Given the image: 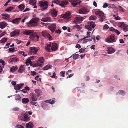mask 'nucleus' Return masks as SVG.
<instances>
[{"instance_id":"nucleus-1","label":"nucleus","mask_w":128,"mask_h":128,"mask_svg":"<svg viewBox=\"0 0 128 128\" xmlns=\"http://www.w3.org/2000/svg\"><path fill=\"white\" fill-rule=\"evenodd\" d=\"M39 4L41 8V10L44 11L48 8V2L45 0L40 1Z\"/></svg>"},{"instance_id":"nucleus-2","label":"nucleus","mask_w":128,"mask_h":128,"mask_svg":"<svg viewBox=\"0 0 128 128\" xmlns=\"http://www.w3.org/2000/svg\"><path fill=\"white\" fill-rule=\"evenodd\" d=\"M95 14L96 15L99 16L100 20L101 22L103 21L105 19L106 16L102 12L98 10L95 12Z\"/></svg>"},{"instance_id":"nucleus-3","label":"nucleus","mask_w":128,"mask_h":128,"mask_svg":"<svg viewBox=\"0 0 128 128\" xmlns=\"http://www.w3.org/2000/svg\"><path fill=\"white\" fill-rule=\"evenodd\" d=\"M39 19L38 18H34L32 19L28 23V26H35L37 25V23L38 22Z\"/></svg>"},{"instance_id":"nucleus-4","label":"nucleus","mask_w":128,"mask_h":128,"mask_svg":"<svg viewBox=\"0 0 128 128\" xmlns=\"http://www.w3.org/2000/svg\"><path fill=\"white\" fill-rule=\"evenodd\" d=\"M96 25L94 22H88V25L85 26V28L88 30L92 31Z\"/></svg>"},{"instance_id":"nucleus-5","label":"nucleus","mask_w":128,"mask_h":128,"mask_svg":"<svg viewBox=\"0 0 128 128\" xmlns=\"http://www.w3.org/2000/svg\"><path fill=\"white\" fill-rule=\"evenodd\" d=\"M116 36L114 34L108 36L106 40V41L109 43L116 42Z\"/></svg>"},{"instance_id":"nucleus-6","label":"nucleus","mask_w":128,"mask_h":128,"mask_svg":"<svg viewBox=\"0 0 128 128\" xmlns=\"http://www.w3.org/2000/svg\"><path fill=\"white\" fill-rule=\"evenodd\" d=\"M20 118L21 120L24 122H28L30 120V117L26 114H22L20 116Z\"/></svg>"},{"instance_id":"nucleus-7","label":"nucleus","mask_w":128,"mask_h":128,"mask_svg":"<svg viewBox=\"0 0 128 128\" xmlns=\"http://www.w3.org/2000/svg\"><path fill=\"white\" fill-rule=\"evenodd\" d=\"M40 49L39 48L36 47H30V53L31 54H36Z\"/></svg>"},{"instance_id":"nucleus-8","label":"nucleus","mask_w":128,"mask_h":128,"mask_svg":"<svg viewBox=\"0 0 128 128\" xmlns=\"http://www.w3.org/2000/svg\"><path fill=\"white\" fill-rule=\"evenodd\" d=\"M89 11L87 8L82 7L81 8L79 11V14H88Z\"/></svg>"},{"instance_id":"nucleus-9","label":"nucleus","mask_w":128,"mask_h":128,"mask_svg":"<svg viewBox=\"0 0 128 128\" xmlns=\"http://www.w3.org/2000/svg\"><path fill=\"white\" fill-rule=\"evenodd\" d=\"M39 37L40 36L36 34H32L30 36L31 39L34 42L38 41Z\"/></svg>"},{"instance_id":"nucleus-10","label":"nucleus","mask_w":128,"mask_h":128,"mask_svg":"<svg viewBox=\"0 0 128 128\" xmlns=\"http://www.w3.org/2000/svg\"><path fill=\"white\" fill-rule=\"evenodd\" d=\"M43 36L46 38H48L50 40H51L53 39L52 38L50 34L47 32H42Z\"/></svg>"},{"instance_id":"nucleus-11","label":"nucleus","mask_w":128,"mask_h":128,"mask_svg":"<svg viewBox=\"0 0 128 128\" xmlns=\"http://www.w3.org/2000/svg\"><path fill=\"white\" fill-rule=\"evenodd\" d=\"M20 31L18 30H15L10 33V34L11 37L18 36L20 35Z\"/></svg>"},{"instance_id":"nucleus-12","label":"nucleus","mask_w":128,"mask_h":128,"mask_svg":"<svg viewBox=\"0 0 128 128\" xmlns=\"http://www.w3.org/2000/svg\"><path fill=\"white\" fill-rule=\"evenodd\" d=\"M30 100L33 101H36L38 99L37 96L34 93H30Z\"/></svg>"},{"instance_id":"nucleus-13","label":"nucleus","mask_w":128,"mask_h":128,"mask_svg":"<svg viewBox=\"0 0 128 128\" xmlns=\"http://www.w3.org/2000/svg\"><path fill=\"white\" fill-rule=\"evenodd\" d=\"M69 0H63L60 3L59 5L62 7L65 8L68 3V1Z\"/></svg>"},{"instance_id":"nucleus-14","label":"nucleus","mask_w":128,"mask_h":128,"mask_svg":"<svg viewBox=\"0 0 128 128\" xmlns=\"http://www.w3.org/2000/svg\"><path fill=\"white\" fill-rule=\"evenodd\" d=\"M71 13L69 12H67L65 14L63 15V18L68 20L70 19L71 18Z\"/></svg>"},{"instance_id":"nucleus-15","label":"nucleus","mask_w":128,"mask_h":128,"mask_svg":"<svg viewBox=\"0 0 128 128\" xmlns=\"http://www.w3.org/2000/svg\"><path fill=\"white\" fill-rule=\"evenodd\" d=\"M81 0H73L72 2V6L74 7H76L78 4H80L81 2V1H80Z\"/></svg>"},{"instance_id":"nucleus-16","label":"nucleus","mask_w":128,"mask_h":128,"mask_svg":"<svg viewBox=\"0 0 128 128\" xmlns=\"http://www.w3.org/2000/svg\"><path fill=\"white\" fill-rule=\"evenodd\" d=\"M58 44L56 43L52 44L51 47V50L53 51H55L58 50Z\"/></svg>"},{"instance_id":"nucleus-17","label":"nucleus","mask_w":128,"mask_h":128,"mask_svg":"<svg viewBox=\"0 0 128 128\" xmlns=\"http://www.w3.org/2000/svg\"><path fill=\"white\" fill-rule=\"evenodd\" d=\"M58 12L55 9L52 10L51 12V15L53 18H55L57 16Z\"/></svg>"},{"instance_id":"nucleus-18","label":"nucleus","mask_w":128,"mask_h":128,"mask_svg":"<svg viewBox=\"0 0 128 128\" xmlns=\"http://www.w3.org/2000/svg\"><path fill=\"white\" fill-rule=\"evenodd\" d=\"M48 28L52 32H54L56 29V25L55 24H52L48 27Z\"/></svg>"},{"instance_id":"nucleus-19","label":"nucleus","mask_w":128,"mask_h":128,"mask_svg":"<svg viewBox=\"0 0 128 128\" xmlns=\"http://www.w3.org/2000/svg\"><path fill=\"white\" fill-rule=\"evenodd\" d=\"M84 18L83 17H77L76 18V20L74 21L73 23H76V24L77 23L76 22L80 23L84 20Z\"/></svg>"},{"instance_id":"nucleus-20","label":"nucleus","mask_w":128,"mask_h":128,"mask_svg":"<svg viewBox=\"0 0 128 128\" xmlns=\"http://www.w3.org/2000/svg\"><path fill=\"white\" fill-rule=\"evenodd\" d=\"M24 85V84H18L15 86L14 88L16 90H19Z\"/></svg>"},{"instance_id":"nucleus-21","label":"nucleus","mask_w":128,"mask_h":128,"mask_svg":"<svg viewBox=\"0 0 128 128\" xmlns=\"http://www.w3.org/2000/svg\"><path fill=\"white\" fill-rule=\"evenodd\" d=\"M21 19V18H16L12 20V22L14 24H18L20 23Z\"/></svg>"},{"instance_id":"nucleus-22","label":"nucleus","mask_w":128,"mask_h":128,"mask_svg":"<svg viewBox=\"0 0 128 128\" xmlns=\"http://www.w3.org/2000/svg\"><path fill=\"white\" fill-rule=\"evenodd\" d=\"M7 24L5 22H0V27L1 29L5 28L7 25Z\"/></svg>"},{"instance_id":"nucleus-23","label":"nucleus","mask_w":128,"mask_h":128,"mask_svg":"<svg viewBox=\"0 0 128 128\" xmlns=\"http://www.w3.org/2000/svg\"><path fill=\"white\" fill-rule=\"evenodd\" d=\"M34 32L32 30H26L24 31L23 33L26 35H31L32 34H33Z\"/></svg>"},{"instance_id":"nucleus-24","label":"nucleus","mask_w":128,"mask_h":128,"mask_svg":"<svg viewBox=\"0 0 128 128\" xmlns=\"http://www.w3.org/2000/svg\"><path fill=\"white\" fill-rule=\"evenodd\" d=\"M107 49V51L108 54H112L114 53L115 52V50L112 48L108 47Z\"/></svg>"},{"instance_id":"nucleus-25","label":"nucleus","mask_w":128,"mask_h":128,"mask_svg":"<svg viewBox=\"0 0 128 128\" xmlns=\"http://www.w3.org/2000/svg\"><path fill=\"white\" fill-rule=\"evenodd\" d=\"M42 21L46 22H50L51 20V18L50 17H47L42 18L41 20Z\"/></svg>"},{"instance_id":"nucleus-26","label":"nucleus","mask_w":128,"mask_h":128,"mask_svg":"<svg viewBox=\"0 0 128 128\" xmlns=\"http://www.w3.org/2000/svg\"><path fill=\"white\" fill-rule=\"evenodd\" d=\"M18 69V68L17 66H13L11 68L10 72L13 73L16 72Z\"/></svg>"},{"instance_id":"nucleus-27","label":"nucleus","mask_w":128,"mask_h":128,"mask_svg":"<svg viewBox=\"0 0 128 128\" xmlns=\"http://www.w3.org/2000/svg\"><path fill=\"white\" fill-rule=\"evenodd\" d=\"M26 128H32L34 125L32 122H30L26 124Z\"/></svg>"},{"instance_id":"nucleus-28","label":"nucleus","mask_w":128,"mask_h":128,"mask_svg":"<svg viewBox=\"0 0 128 128\" xmlns=\"http://www.w3.org/2000/svg\"><path fill=\"white\" fill-rule=\"evenodd\" d=\"M25 65H22L20 66L18 72L19 73H22L25 70Z\"/></svg>"},{"instance_id":"nucleus-29","label":"nucleus","mask_w":128,"mask_h":128,"mask_svg":"<svg viewBox=\"0 0 128 128\" xmlns=\"http://www.w3.org/2000/svg\"><path fill=\"white\" fill-rule=\"evenodd\" d=\"M35 92L37 94V97H39L42 93L41 90H39L36 89L34 90Z\"/></svg>"},{"instance_id":"nucleus-30","label":"nucleus","mask_w":128,"mask_h":128,"mask_svg":"<svg viewBox=\"0 0 128 128\" xmlns=\"http://www.w3.org/2000/svg\"><path fill=\"white\" fill-rule=\"evenodd\" d=\"M37 1L36 0H30L29 4L33 6H35L36 4Z\"/></svg>"},{"instance_id":"nucleus-31","label":"nucleus","mask_w":128,"mask_h":128,"mask_svg":"<svg viewBox=\"0 0 128 128\" xmlns=\"http://www.w3.org/2000/svg\"><path fill=\"white\" fill-rule=\"evenodd\" d=\"M90 37V36L89 35H87L86 37H85L84 38L80 40H84V43H86L88 42V39H85L86 38H88Z\"/></svg>"},{"instance_id":"nucleus-32","label":"nucleus","mask_w":128,"mask_h":128,"mask_svg":"<svg viewBox=\"0 0 128 128\" xmlns=\"http://www.w3.org/2000/svg\"><path fill=\"white\" fill-rule=\"evenodd\" d=\"M28 99L27 98H23L22 100V102L24 104H27L29 102Z\"/></svg>"},{"instance_id":"nucleus-33","label":"nucleus","mask_w":128,"mask_h":128,"mask_svg":"<svg viewBox=\"0 0 128 128\" xmlns=\"http://www.w3.org/2000/svg\"><path fill=\"white\" fill-rule=\"evenodd\" d=\"M79 55L78 54H73L72 56H71L70 57L68 58H71L72 56H73V58L74 60H76L78 58Z\"/></svg>"},{"instance_id":"nucleus-34","label":"nucleus","mask_w":128,"mask_h":128,"mask_svg":"<svg viewBox=\"0 0 128 128\" xmlns=\"http://www.w3.org/2000/svg\"><path fill=\"white\" fill-rule=\"evenodd\" d=\"M15 96V100H16L19 102L21 101V98L19 95H16Z\"/></svg>"},{"instance_id":"nucleus-35","label":"nucleus","mask_w":128,"mask_h":128,"mask_svg":"<svg viewBox=\"0 0 128 128\" xmlns=\"http://www.w3.org/2000/svg\"><path fill=\"white\" fill-rule=\"evenodd\" d=\"M25 6L23 4H21L18 6V8L22 11L24 10L25 8Z\"/></svg>"},{"instance_id":"nucleus-36","label":"nucleus","mask_w":128,"mask_h":128,"mask_svg":"<svg viewBox=\"0 0 128 128\" xmlns=\"http://www.w3.org/2000/svg\"><path fill=\"white\" fill-rule=\"evenodd\" d=\"M52 3H54L56 5H59L60 3V0H53L52 2Z\"/></svg>"},{"instance_id":"nucleus-37","label":"nucleus","mask_w":128,"mask_h":128,"mask_svg":"<svg viewBox=\"0 0 128 128\" xmlns=\"http://www.w3.org/2000/svg\"><path fill=\"white\" fill-rule=\"evenodd\" d=\"M45 102L46 103H50L51 104H53L55 103V102L54 100H46L45 101Z\"/></svg>"},{"instance_id":"nucleus-38","label":"nucleus","mask_w":128,"mask_h":128,"mask_svg":"<svg viewBox=\"0 0 128 128\" xmlns=\"http://www.w3.org/2000/svg\"><path fill=\"white\" fill-rule=\"evenodd\" d=\"M2 15L3 16L2 18L4 19L5 20H8V15L3 14H2Z\"/></svg>"},{"instance_id":"nucleus-39","label":"nucleus","mask_w":128,"mask_h":128,"mask_svg":"<svg viewBox=\"0 0 128 128\" xmlns=\"http://www.w3.org/2000/svg\"><path fill=\"white\" fill-rule=\"evenodd\" d=\"M123 29L124 31L126 32L128 31V26L127 25L125 24L123 27Z\"/></svg>"},{"instance_id":"nucleus-40","label":"nucleus","mask_w":128,"mask_h":128,"mask_svg":"<svg viewBox=\"0 0 128 128\" xmlns=\"http://www.w3.org/2000/svg\"><path fill=\"white\" fill-rule=\"evenodd\" d=\"M10 62H16L18 61V59L16 58H10Z\"/></svg>"},{"instance_id":"nucleus-41","label":"nucleus","mask_w":128,"mask_h":128,"mask_svg":"<svg viewBox=\"0 0 128 128\" xmlns=\"http://www.w3.org/2000/svg\"><path fill=\"white\" fill-rule=\"evenodd\" d=\"M73 29H75L76 28L78 30H81V28L78 25H76V26H73Z\"/></svg>"},{"instance_id":"nucleus-42","label":"nucleus","mask_w":128,"mask_h":128,"mask_svg":"<svg viewBox=\"0 0 128 128\" xmlns=\"http://www.w3.org/2000/svg\"><path fill=\"white\" fill-rule=\"evenodd\" d=\"M52 66L50 65H47L43 68V70H47L52 67Z\"/></svg>"},{"instance_id":"nucleus-43","label":"nucleus","mask_w":128,"mask_h":128,"mask_svg":"<svg viewBox=\"0 0 128 128\" xmlns=\"http://www.w3.org/2000/svg\"><path fill=\"white\" fill-rule=\"evenodd\" d=\"M96 17L94 16H92L89 18V19L90 20H96Z\"/></svg>"},{"instance_id":"nucleus-44","label":"nucleus","mask_w":128,"mask_h":128,"mask_svg":"<svg viewBox=\"0 0 128 128\" xmlns=\"http://www.w3.org/2000/svg\"><path fill=\"white\" fill-rule=\"evenodd\" d=\"M34 56H32V57H30L28 59L26 60V62L30 63V62H31V60L32 59H34Z\"/></svg>"},{"instance_id":"nucleus-45","label":"nucleus","mask_w":128,"mask_h":128,"mask_svg":"<svg viewBox=\"0 0 128 128\" xmlns=\"http://www.w3.org/2000/svg\"><path fill=\"white\" fill-rule=\"evenodd\" d=\"M125 25L124 22H120L118 23V26L120 28L123 27Z\"/></svg>"},{"instance_id":"nucleus-46","label":"nucleus","mask_w":128,"mask_h":128,"mask_svg":"<svg viewBox=\"0 0 128 128\" xmlns=\"http://www.w3.org/2000/svg\"><path fill=\"white\" fill-rule=\"evenodd\" d=\"M118 9L119 10V11L120 12H125V11L124 10V9L120 6H119Z\"/></svg>"},{"instance_id":"nucleus-47","label":"nucleus","mask_w":128,"mask_h":128,"mask_svg":"<svg viewBox=\"0 0 128 128\" xmlns=\"http://www.w3.org/2000/svg\"><path fill=\"white\" fill-rule=\"evenodd\" d=\"M0 63L2 64V65L3 68H4V66L6 64V63L2 59H0Z\"/></svg>"},{"instance_id":"nucleus-48","label":"nucleus","mask_w":128,"mask_h":128,"mask_svg":"<svg viewBox=\"0 0 128 128\" xmlns=\"http://www.w3.org/2000/svg\"><path fill=\"white\" fill-rule=\"evenodd\" d=\"M38 60L41 63H43L44 62V60L43 57H42L39 58Z\"/></svg>"},{"instance_id":"nucleus-49","label":"nucleus","mask_w":128,"mask_h":128,"mask_svg":"<svg viewBox=\"0 0 128 128\" xmlns=\"http://www.w3.org/2000/svg\"><path fill=\"white\" fill-rule=\"evenodd\" d=\"M118 93L120 94V95L123 96L125 94L124 91L122 90L118 92Z\"/></svg>"},{"instance_id":"nucleus-50","label":"nucleus","mask_w":128,"mask_h":128,"mask_svg":"<svg viewBox=\"0 0 128 128\" xmlns=\"http://www.w3.org/2000/svg\"><path fill=\"white\" fill-rule=\"evenodd\" d=\"M8 52H14L15 50V48H10L8 49Z\"/></svg>"},{"instance_id":"nucleus-51","label":"nucleus","mask_w":128,"mask_h":128,"mask_svg":"<svg viewBox=\"0 0 128 128\" xmlns=\"http://www.w3.org/2000/svg\"><path fill=\"white\" fill-rule=\"evenodd\" d=\"M7 38H5L2 39L0 41V42L1 43H3L7 41Z\"/></svg>"},{"instance_id":"nucleus-52","label":"nucleus","mask_w":128,"mask_h":128,"mask_svg":"<svg viewBox=\"0 0 128 128\" xmlns=\"http://www.w3.org/2000/svg\"><path fill=\"white\" fill-rule=\"evenodd\" d=\"M48 46V45H46L45 46V49L48 52H50V49L49 47H50Z\"/></svg>"},{"instance_id":"nucleus-53","label":"nucleus","mask_w":128,"mask_h":128,"mask_svg":"<svg viewBox=\"0 0 128 128\" xmlns=\"http://www.w3.org/2000/svg\"><path fill=\"white\" fill-rule=\"evenodd\" d=\"M12 110L14 111L18 112L20 110V108L18 107H15L12 109Z\"/></svg>"},{"instance_id":"nucleus-54","label":"nucleus","mask_w":128,"mask_h":128,"mask_svg":"<svg viewBox=\"0 0 128 128\" xmlns=\"http://www.w3.org/2000/svg\"><path fill=\"white\" fill-rule=\"evenodd\" d=\"M65 72H61L60 73V75L62 77H64L65 76Z\"/></svg>"},{"instance_id":"nucleus-55","label":"nucleus","mask_w":128,"mask_h":128,"mask_svg":"<svg viewBox=\"0 0 128 128\" xmlns=\"http://www.w3.org/2000/svg\"><path fill=\"white\" fill-rule=\"evenodd\" d=\"M15 128H24L23 126L19 124H18L16 126Z\"/></svg>"},{"instance_id":"nucleus-56","label":"nucleus","mask_w":128,"mask_h":128,"mask_svg":"<svg viewBox=\"0 0 128 128\" xmlns=\"http://www.w3.org/2000/svg\"><path fill=\"white\" fill-rule=\"evenodd\" d=\"M113 17L116 20H120V18L118 16L116 17L115 15H113Z\"/></svg>"},{"instance_id":"nucleus-57","label":"nucleus","mask_w":128,"mask_h":128,"mask_svg":"<svg viewBox=\"0 0 128 128\" xmlns=\"http://www.w3.org/2000/svg\"><path fill=\"white\" fill-rule=\"evenodd\" d=\"M85 50V49L82 48L79 50V52L81 53H82Z\"/></svg>"},{"instance_id":"nucleus-58","label":"nucleus","mask_w":128,"mask_h":128,"mask_svg":"<svg viewBox=\"0 0 128 128\" xmlns=\"http://www.w3.org/2000/svg\"><path fill=\"white\" fill-rule=\"evenodd\" d=\"M104 29L107 30L109 28V27L108 25L106 24L104 26Z\"/></svg>"},{"instance_id":"nucleus-59","label":"nucleus","mask_w":128,"mask_h":128,"mask_svg":"<svg viewBox=\"0 0 128 128\" xmlns=\"http://www.w3.org/2000/svg\"><path fill=\"white\" fill-rule=\"evenodd\" d=\"M118 35H119L120 34V32L117 30H116L114 32Z\"/></svg>"},{"instance_id":"nucleus-60","label":"nucleus","mask_w":128,"mask_h":128,"mask_svg":"<svg viewBox=\"0 0 128 128\" xmlns=\"http://www.w3.org/2000/svg\"><path fill=\"white\" fill-rule=\"evenodd\" d=\"M31 74L30 75H32L33 76H34L35 75H36L37 74L34 71L31 72Z\"/></svg>"},{"instance_id":"nucleus-61","label":"nucleus","mask_w":128,"mask_h":128,"mask_svg":"<svg viewBox=\"0 0 128 128\" xmlns=\"http://www.w3.org/2000/svg\"><path fill=\"white\" fill-rule=\"evenodd\" d=\"M35 102L30 100V103L33 105H35L36 103V102Z\"/></svg>"},{"instance_id":"nucleus-62","label":"nucleus","mask_w":128,"mask_h":128,"mask_svg":"<svg viewBox=\"0 0 128 128\" xmlns=\"http://www.w3.org/2000/svg\"><path fill=\"white\" fill-rule=\"evenodd\" d=\"M6 33L5 32H3L0 35V38H1Z\"/></svg>"},{"instance_id":"nucleus-63","label":"nucleus","mask_w":128,"mask_h":128,"mask_svg":"<svg viewBox=\"0 0 128 128\" xmlns=\"http://www.w3.org/2000/svg\"><path fill=\"white\" fill-rule=\"evenodd\" d=\"M55 32L56 33H57L58 34H60L61 32V31L59 30H57L55 31Z\"/></svg>"},{"instance_id":"nucleus-64","label":"nucleus","mask_w":128,"mask_h":128,"mask_svg":"<svg viewBox=\"0 0 128 128\" xmlns=\"http://www.w3.org/2000/svg\"><path fill=\"white\" fill-rule=\"evenodd\" d=\"M76 48H78V49H80L81 48V46L79 44H77L76 46Z\"/></svg>"}]
</instances>
